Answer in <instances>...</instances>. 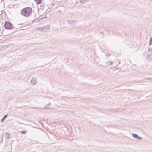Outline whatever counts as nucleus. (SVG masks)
<instances>
[{
    "mask_svg": "<svg viewBox=\"0 0 152 152\" xmlns=\"http://www.w3.org/2000/svg\"><path fill=\"white\" fill-rule=\"evenodd\" d=\"M43 30H48L50 29V26L49 25H48L46 26H44L42 27Z\"/></svg>",
    "mask_w": 152,
    "mask_h": 152,
    "instance_id": "obj_3",
    "label": "nucleus"
},
{
    "mask_svg": "<svg viewBox=\"0 0 152 152\" xmlns=\"http://www.w3.org/2000/svg\"><path fill=\"white\" fill-rule=\"evenodd\" d=\"M106 63L109 66H111L113 64V61H108L106 62Z\"/></svg>",
    "mask_w": 152,
    "mask_h": 152,
    "instance_id": "obj_11",
    "label": "nucleus"
},
{
    "mask_svg": "<svg viewBox=\"0 0 152 152\" xmlns=\"http://www.w3.org/2000/svg\"><path fill=\"white\" fill-rule=\"evenodd\" d=\"M26 133V131H22V133L23 134H24Z\"/></svg>",
    "mask_w": 152,
    "mask_h": 152,
    "instance_id": "obj_16",
    "label": "nucleus"
},
{
    "mask_svg": "<svg viewBox=\"0 0 152 152\" xmlns=\"http://www.w3.org/2000/svg\"><path fill=\"white\" fill-rule=\"evenodd\" d=\"M137 139L138 140H142V138L141 137H139L138 136L137 138Z\"/></svg>",
    "mask_w": 152,
    "mask_h": 152,
    "instance_id": "obj_15",
    "label": "nucleus"
},
{
    "mask_svg": "<svg viewBox=\"0 0 152 152\" xmlns=\"http://www.w3.org/2000/svg\"><path fill=\"white\" fill-rule=\"evenodd\" d=\"M51 104V103H49L48 104H47L46 105V106L44 108H45L47 109H49V108H50V107L49 106V107H48V105H50Z\"/></svg>",
    "mask_w": 152,
    "mask_h": 152,
    "instance_id": "obj_14",
    "label": "nucleus"
},
{
    "mask_svg": "<svg viewBox=\"0 0 152 152\" xmlns=\"http://www.w3.org/2000/svg\"><path fill=\"white\" fill-rule=\"evenodd\" d=\"M132 135L134 138H136V139L138 136L137 134L134 133H132Z\"/></svg>",
    "mask_w": 152,
    "mask_h": 152,
    "instance_id": "obj_12",
    "label": "nucleus"
},
{
    "mask_svg": "<svg viewBox=\"0 0 152 152\" xmlns=\"http://www.w3.org/2000/svg\"><path fill=\"white\" fill-rule=\"evenodd\" d=\"M40 7L43 8L44 7V6L42 5V4L40 5Z\"/></svg>",
    "mask_w": 152,
    "mask_h": 152,
    "instance_id": "obj_18",
    "label": "nucleus"
},
{
    "mask_svg": "<svg viewBox=\"0 0 152 152\" xmlns=\"http://www.w3.org/2000/svg\"><path fill=\"white\" fill-rule=\"evenodd\" d=\"M152 1V0H151Z\"/></svg>",
    "mask_w": 152,
    "mask_h": 152,
    "instance_id": "obj_22",
    "label": "nucleus"
},
{
    "mask_svg": "<svg viewBox=\"0 0 152 152\" xmlns=\"http://www.w3.org/2000/svg\"><path fill=\"white\" fill-rule=\"evenodd\" d=\"M152 44V37H151L150 38L149 45H151Z\"/></svg>",
    "mask_w": 152,
    "mask_h": 152,
    "instance_id": "obj_13",
    "label": "nucleus"
},
{
    "mask_svg": "<svg viewBox=\"0 0 152 152\" xmlns=\"http://www.w3.org/2000/svg\"><path fill=\"white\" fill-rule=\"evenodd\" d=\"M46 17H45V18H46ZM45 18V17H43V18H41V19H42L43 18Z\"/></svg>",
    "mask_w": 152,
    "mask_h": 152,
    "instance_id": "obj_19",
    "label": "nucleus"
},
{
    "mask_svg": "<svg viewBox=\"0 0 152 152\" xmlns=\"http://www.w3.org/2000/svg\"><path fill=\"white\" fill-rule=\"evenodd\" d=\"M80 2L83 4H84L88 1V0H79Z\"/></svg>",
    "mask_w": 152,
    "mask_h": 152,
    "instance_id": "obj_8",
    "label": "nucleus"
},
{
    "mask_svg": "<svg viewBox=\"0 0 152 152\" xmlns=\"http://www.w3.org/2000/svg\"><path fill=\"white\" fill-rule=\"evenodd\" d=\"M8 115V114H6L4 115V117L2 118L1 120V122H2L5 120L7 116Z\"/></svg>",
    "mask_w": 152,
    "mask_h": 152,
    "instance_id": "obj_5",
    "label": "nucleus"
},
{
    "mask_svg": "<svg viewBox=\"0 0 152 152\" xmlns=\"http://www.w3.org/2000/svg\"><path fill=\"white\" fill-rule=\"evenodd\" d=\"M68 23L71 25H74L76 23L75 21L72 20H71L69 21Z\"/></svg>",
    "mask_w": 152,
    "mask_h": 152,
    "instance_id": "obj_4",
    "label": "nucleus"
},
{
    "mask_svg": "<svg viewBox=\"0 0 152 152\" xmlns=\"http://www.w3.org/2000/svg\"><path fill=\"white\" fill-rule=\"evenodd\" d=\"M31 82L34 85L36 83V79L35 78H33L31 80Z\"/></svg>",
    "mask_w": 152,
    "mask_h": 152,
    "instance_id": "obj_10",
    "label": "nucleus"
},
{
    "mask_svg": "<svg viewBox=\"0 0 152 152\" xmlns=\"http://www.w3.org/2000/svg\"><path fill=\"white\" fill-rule=\"evenodd\" d=\"M35 1V2L36 4H40L42 0H34Z\"/></svg>",
    "mask_w": 152,
    "mask_h": 152,
    "instance_id": "obj_7",
    "label": "nucleus"
},
{
    "mask_svg": "<svg viewBox=\"0 0 152 152\" xmlns=\"http://www.w3.org/2000/svg\"><path fill=\"white\" fill-rule=\"evenodd\" d=\"M4 27L7 29H11L14 28V27L12 26V24L11 23L8 22L6 21L5 22L4 25Z\"/></svg>",
    "mask_w": 152,
    "mask_h": 152,
    "instance_id": "obj_2",
    "label": "nucleus"
},
{
    "mask_svg": "<svg viewBox=\"0 0 152 152\" xmlns=\"http://www.w3.org/2000/svg\"><path fill=\"white\" fill-rule=\"evenodd\" d=\"M35 29L38 30H39L40 31H43L44 32L45 31V30L43 31L42 27L37 28H36Z\"/></svg>",
    "mask_w": 152,
    "mask_h": 152,
    "instance_id": "obj_6",
    "label": "nucleus"
},
{
    "mask_svg": "<svg viewBox=\"0 0 152 152\" xmlns=\"http://www.w3.org/2000/svg\"><path fill=\"white\" fill-rule=\"evenodd\" d=\"M32 9L30 7H27L23 8L21 11V14L26 17L30 16L32 13Z\"/></svg>",
    "mask_w": 152,
    "mask_h": 152,
    "instance_id": "obj_1",
    "label": "nucleus"
},
{
    "mask_svg": "<svg viewBox=\"0 0 152 152\" xmlns=\"http://www.w3.org/2000/svg\"><path fill=\"white\" fill-rule=\"evenodd\" d=\"M5 135V137L8 139L10 138V134L8 132H6Z\"/></svg>",
    "mask_w": 152,
    "mask_h": 152,
    "instance_id": "obj_9",
    "label": "nucleus"
},
{
    "mask_svg": "<svg viewBox=\"0 0 152 152\" xmlns=\"http://www.w3.org/2000/svg\"><path fill=\"white\" fill-rule=\"evenodd\" d=\"M148 50L149 51H151V49H150V48H149L148 49Z\"/></svg>",
    "mask_w": 152,
    "mask_h": 152,
    "instance_id": "obj_17",
    "label": "nucleus"
},
{
    "mask_svg": "<svg viewBox=\"0 0 152 152\" xmlns=\"http://www.w3.org/2000/svg\"><path fill=\"white\" fill-rule=\"evenodd\" d=\"M15 31H14L12 32V33H14V32Z\"/></svg>",
    "mask_w": 152,
    "mask_h": 152,
    "instance_id": "obj_21",
    "label": "nucleus"
},
{
    "mask_svg": "<svg viewBox=\"0 0 152 152\" xmlns=\"http://www.w3.org/2000/svg\"><path fill=\"white\" fill-rule=\"evenodd\" d=\"M41 10H43V8H41Z\"/></svg>",
    "mask_w": 152,
    "mask_h": 152,
    "instance_id": "obj_20",
    "label": "nucleus"
}]
</instances>
